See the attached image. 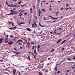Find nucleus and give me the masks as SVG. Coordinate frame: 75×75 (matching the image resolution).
Wrapping results in <instances>:
<instances>
[{
	"label": "nucleus",
	"instance_id": "nucleus-1",
	"mask_svg": "<svg viewBox=\"0 0 75 75\" xmlns=\"http://www.w3.org/2000/svg\"><path fill=\"white\" fill-rule=\"evenodd\" d=\"M16 13H17V12L11 11V13L9 14V15H13V14H16Z\"/></svg>",
	"mask_w": 75,
	"mask_h": 75
},
{
	"label": "nucleus",
	"instance_id": "nucleus-2",
	"mask_svg": "<svg viewBox=\"0 0 75 75\" xmlns=\"http://www.w3.org/2000/svg\"><path fill=\"white\" fill-rule=\"evenodd\" d=\"M13 75H17V71L16 69H14L13 71Z\"/></svg>",
	"mask_w": 75,
	"mask_h": 75
},
{
	"label": "nucleus",
	"instance_id": "nucleus-3",
	"mask_svg": "<svg viewBox=\"0 0 75 75\" xmlns=\"http://www.w3.org/2000/svg\"><path fill=\"white\" fill-rule=\"evenodd\" d=\"M24 10H23L22 9H21L20 10V14H21V15H22V16H23V15L22 14H21V13H22L24 12Z\"/></svg>",
	"mask_w": 75,
	"mask_h": 75
},
{
	"label": "nucleus",
	"instance_id": "nucleus-4",
	"mask_svg": "<svg viewBox=\"0 0 75 75\" xmlns=\"http://www.w3.org/2000/svg\"><path fill=\"white\" fill-rule=\"evenodd\" d=\"M20 41L21 42H23V40H19L17 41V42L16 43V44H17V43H18V42H20Z\"/></svg>",
	"mask_w": 75,
	"mask_h": 75
},
{
	"label": "nucleus",
	"instance_id": "nucleus-5",
	"mask_svg": "<svg viewBox=\"0 0 75 75\" xmlns=\"http://www.w3.org/2000/svg\"><path fill=\"white\" fill-rule=\"evenodd\" d=\"M49 16L50 17H51V18H52V19H53V20H55V19H57V18H54L53 17H52V16Z\"/></svg>",
	"mask_w": 75,
	"mask_h": 75
},
{
	"label": "nucleus",
	"instance_id": "nucleus-6",
	"mask_svg": "<svg viewBox=\"0 0 75 75\" xmlns=\"http://www.w3.org/2000/svg\"><path fill=\"white\" fill-rule=\"evenodd\" d=\"M27 31H31V32L32 31V30L30 29V28H27L26 29Z\"/></svg>",
	"mask_w": 75,
	"mask_h": 75
},
{
	"label": "nucleus",
	"instance_id": "nucleus-7",
	"mask_svg": "<svg viewBox=\"0 0 75 75\" xmlns=\"http://www.w3.org/2000/svg\"><path fill=\"white\" fill-rule=\"evenodd\" d=\"M3 40V38H1L0 39V45L2 43V41Z\"/></svg>",
	"mask_w": 75,
	"mask_h": 75
},
{
	"label": "nucleus",
	"instance_id": "nucleus-8",
	"mask_svg": "<svg viewBox=\"0 0 75 75\" xmlns=\"http://www.w3.org/2000/svg\"><path fill=\"white\" fill-rule=\"evenodd\" d=\"M40 45H38L37 47L38 51H39L40 50Z\"/></svg>",
	"mask_w": 75,
	"mask_h": 75
},
{
	"label": "nucleus",
	"instance_id": "nucleus-9",
	"mask_svg": "<svg viewBox=\"0 0 75 75\" xmlns=\"http://www.w3.org/2000/svg\"><path fill=\"white\" fill-rule=\"evenodd\" d=\"M30 14H31L33 13V9H32V8H31L30 9Z\"/></svg>",
	"mask_w": 75,
	"mask_h": 75
},
{
	"label": "nucleus",
	"instance_id": "nucleus-10",
	"mask_svg": "<svg viewBox=\"0 0 75 75\" xmlns=\"http://www.w3.org/2000/svg\"><path fill=\"white\" fill-rule=\"evenodd\" d=\"M22 39H23V40H25V41L26 42H24L25 44H28V43H27V40H25L24 39H23V38H22Z\"/></svg>",
	"mask_w": 75,
	"mask_h": 75
},
{
	"label": "nucleus",
	"instance_id": "nucleus-11",
	"mask_svg": "<svg viewBox=\"0 0 75 75\" xmlns=\"http://www.w3.org/2000/svg\"><path fill=\"white\" fill-rule=\"evenodd\" d=\"M36 50V49H35L34 50V53L35 55H37V52H36L37 51Z\"/></svg>",
	"mask_w": 75,
	"mask_h": 75
},
{
	"label": "nucleus",
	"instance_id": "nucleus-12",
	"mask_svg": "<svg viewBox=\"0 0 75 75\" xmlns=\"http://www.w3.org/2000/svg\"><path fill=\"white\" fill-rule=\"evenodd\" d=\"M39 6H40V2L37 5V8H39Z\"/></svg>",
	"mask_w": 75,
	"mask_h": 75
},
{
	"label": "nucleus",
	"instance_id": "nucleus-13",
	"mask_svg": "<svg viewBox=\"0 0 75 75\" xmlns=\"http://www.w3.org/2000/svg\"><path fill=\"white\" fill-rule=\"evenodd\" d=\"M61 40H62V39H61L59 40H58L57 41V43H59V42L61 41Z\"/></svg>",
	"mask_w": 75,
	"mask_h": 75
},
{
	"label": "nucleus",
	"instance_id": "nucleus-14",
	"mask_svg": "<svg viewBox=\"0 0 75 75\" xmlns=\"http://www.w3.org/2000/svg\"><path fill=\"white\" fill-rule=\"evenodd\" d=\"M66 41H67V40H65L64 41L62 42L61 43V44H64V42H65Z\"/></svg>",
	"mask_w": 75,
	"mask_h": 75
},
{
	"label": "nucleus",
	"instance_id": "nucleus-15",
	"mask_svg": "<svg viewBox=\"0 0 75 75\" xmlns=\"http://www.w3.org/2000/svg\"><path fill=\"white\" fill-rule=\"evenodd\" d=\"M39 24L40 26V27H45V26H42L41 25V23H39Z\"/></svg>",
	"mask_w": 75,
	"mask_h": 75
},
{
	"label": "nucleus",
	"instance_id": "nucleus-16",
	"mask_svg": "<svg viewBox=\"0 0 75 75\" xmlns=\"http://www.w3.org/2000/svg\"><path fill=\"white\" fill-rule=\"evenodd\" d=\"M58 67H55V68H54V70L56 71H57V68Z\"/></svg>",
	"mask_w": 75,
	"mask_h": 75
},
{
	"label": "nucleus",
	"instance_id": "nucleus-17",
	"mask_svg": "<svg viewBox=\"0 0 75 75\" xmlns=\"http://www.w3.org/2000/svg\"><path fill=\"white\" fill-rule=\"evenodd\" d=\"M38 13H39V16H41V15H40V14H41V12L40 11H38Z\"/></svg>",
	"mask_w": 75,
	"mask_h": 75
},
{
	"label": "nucleus",
	"instance_id": "nucleus-18",
	"mask_svg": "<svg viewBox=\"0 0 75 75\" xmlns=\"http://www.w3.org/2000/svg\"><path fill=\"white\" fill-rule=\"evenodd\" d=\"M6 42H7V39L6 38L5 40V43H6Z\"/></svg>",
	"mask_w": 75,
	"mask_h": 75
},
{
	"label": "nucleus",
	"instance_id": "nucleus-19",
	"mask_svg": "<svg viewBox=\"0 0 75 75\" xmlns=\"http://www.w3.org/2000/svg\"><path fill=\"white\" fill-rule=\"evenodd\" d=\"M8 6V7H13V5H7Z\"/></svg>",
	"mask_w": 75,
	"mask_h": 75
},
{
	"label": "nucleus",
	"instance_id": "nucleus-20",
	"mask_svg": "<svg viewBox=\"0 0 75 75\" xmlns=\"http://www.w3.org/2000/svg\"><path fill=\"white\" fill-rule=\"evenodd\" d=\"M26 5V4H24L23 5H22L21 6V7H24V6H25Z\"/></svg>",
	"mask_w": 75,
	"mask_h": 75
},
{
	"label": "nucleus",
	"instance_id": "nucleus-21",
	"mask_svg": "<svg viewBox=\"0 0 75 75\" xmlns=\"http://www.w3.org/2000/svg\"><path fill=\"white\" fill-rule=\"evenodd\" d=\"M35 22L33 24H34V25H35V26H37V24Z\"/></svg>",
	"mask_w": 75,
	"mask_h": 75
},
{
	"label": "nucleus",
	"instance_id": "nucleus-22",
	"mask_svg": "<svg viewBox=\"0 0 75 75\" xmlns=\"http://www.w3.org/2000/svg\"><path fill=\"white\" fill-rule=\"evenodd\" d=\"M39 75H42V73H41L40 72H39Z\"/></svg>",
	"mask_w": 75,
	"mask_h": 75
},
{
	"label": "nucleus",
	"instance_id": "nucleus-23",
	"mask_svg": "<svg viewBox=\"0 0 75 75\" xmlns=\"http://www.w3.org/2000/svg\"><path fill=\"white\" fill-rule=\"evenodd\" d=\"M18 25H20V26H23V25L20 24L19 23H18Z\"/></svg>",
	"mask_w": 75,
	"mask_h": 75
},
{
	"label": "nucleus",
	"instance_id": "nucleus-24",
	"mask_svg": "<svg viewBox=\"0 0 75 75\" xmlns=\"http://www.w3.org/2000/svg\"><path fill=\"white\" fill-rule=\"evenodd\" d=\"M21 3H22V2H21V1L20 2H19L18 3V4H20Z\"/></svg>",
	"mask_w": 75,
	"mask_h": 75
},
{
	"label": "nucleus",
	"instance_id": "nucleus-25",
	"mask_svg": "<svg viewBox=\"0 0 75 75\" xmlns=\"http://www.w3.org/2000/svg\"><path fill=\"white\" fill-rule=\"evenodd\" d=\"M34 17H35V19H37V16H34Z\"/></svg>",
	"mask_w": 75,
	"mask_h": 75
},
{
	"label": "nucleus",
	"instance_id": "nucleus-26",
	"mask_svg": "<svg viewBox=\"0 0 75 75\" xmlns=\"http://www.w3.org/2000/svg\"><path fill=\"white\" fill-rule=\"evenodd\" d=\"M18 45H22V46H23V45L21 44L19 42V43H18Z\"/></svg>",
	"mask_w": 75,
	"mask_h": 75
},
{
	"label": "nucleus",
	"instance_id": "nucleus-27",
	"mask_svg": "<svg viewBox=\"0 0 75 75\" xmlns=\"http://www.w3.org/2000/svg\"><path fill=\"white\" fill-rule=\"evenodd\" d=\"M19 24H24V23L23 22H19Z\"/></svg>",
	"mask_w": 75,
	"mask_h": 75
},
{
	"label": "nucleus",
	"instance_id": "nucleus-28",
	"mask_svg": "<svg viewBox=\"0 0 75 75\" xmlns=\"http://www.w3.org/2000/svg\"><path fill=\"white\" fill-rule=\"evenodd\" d=\"M69 61H72V60L71 59L69 58H68L67 59Z\"/></svg>",
	"mask_w": 75,
	"mask_h": 75
},
{
	"label": "nucleus",
	"instance_id": "nucleus-29",
	"mask_svg": "<svg viewBox=\"0 0 75 75\" xmlns=\"http://www.w3.org/2000/svg\"><path fill=\"white\" fill-rule=\"evenodd\" d=\"M7 42H8V44H9V45H11V43H10V42H8V40L7 41Z\"/></svg>",
	"mask_w": 75,
	"mask_h": 75
},
{
	"label": "nucleus",
	"instance_id": "nucleus-30",
	"mask_svg": "<svg viewBox=\"0 0 75 75\" xmlns=\"http://www.w3.org/2000/svg\"><path fill=\"white\" fill-rule=\"evenodd\" d=\"M54 50H55V49H53L52 50L50 51V52H52V51H54Z\"/></svg>",
	"mask_w": 75,
	"mask_h": 75
},
{
	"label": "nucleus",
	"instance_id": "nucleus-31",
	"mask_svg": "<svg viewBox=\"0 0 75 75\" xmlns=\"http://www.w3.org/2000/svg\"><path fill=\"white\" fill-rule=\"evenodd\" d=\"M42 11H44V12H45V10L42 9Z\"/></svg>",
	"mask_w": 75,
	"mask_h": 75
},
{
	"label": "nucleus",
	"instance_id": "nucleus-32",
	"mask_svg": "<svg viewBox=\"0 0 75 75\" xmlns=\"http://www.w3.org/2000/svg\"><path fill=\"white\" fill-rule=\"evenodd\" d=\"M15 28V29H16V28H16V26H15V27H14L13 28V30H14Z\"/></svg>",
	"mask_w": 75,
	"mask_h": 75
},
{
	"label": "nucleus",
	"instance_id": "nucleus-33",
	"mask_svg": "<svg viewBox=\"0 0 75 75\" xmlns=\"http://www.w3.org/2000/svg\"><path fill=\"white\" fill-rule=\"evenodd\" d=\"M6 37H7V39H8V35H6Z\"/></svg>",
	"mask_w": 75,
	"mask_h": 75
},
{
	"label": "nucleus",
	"instance_id": "nucleus-34",
	"mask_svg": "<svg viewBox=\"0 0 75 75\" xmlns=\"http://www.w3.org/2000/svg\"><path fill=\"white\" fill-rule=\"evenodd\" d=\"M34 24H33L32 25V27H33V28H34Z\"/></svg>",
	"mask_w": 75,
	"mask_h": 75
},
{
	"label": "nucleus",
	"instance_id": "nucleus-35",
	"mask_svg": "<svg viewBox=\"0 0 75 75\" xmlns=\"http://www.w3.org/2000/svg\"><path fill=\"white\" fill-rule=\"evenodd\" d=\"M34 48H35V46H33V47L32 48V50H34Z\"/></svg>",
	"mask_w": 75,
	"mask_h": 75
},
{
	"label": "nucleus",
	"instance_id": "nucleus-36",
	"mask_svg": "<svg viewBox=\"0 0 75 75\" xmlns=\"http://www.w3.org/2000/svg\"><path fill=\"white\" fill-rule=\"evenodd\" d=\"M13 7H16V6H17V4H16V5H13Z\"/></svg>",
	"mask_w": 75,
	"mask_h": 75
},
{
	"label": "nucleus",
	"instance_id": "nucleus-37",
	"mask_svg": "<svg viewBox=\"0 0 75 75\" xmlns=\"http://www.w3.org/2000/svg\"><path fill=\"white\" fill-rule=\"evenodd\" d=\"M9 29H10V30H13V28H8Z\"/></svg>",
	"mask_w": 75,
	"mask_h": 75
},
{
	"label": "nucleus",
	"instance_id": "nucleus-38",
	"mask_svg": "<svg viewBox=\"0 0 75 75\" xmlns=\"http://www.w3.org/2000/svg\"><path fill=\"white\" fill-rule=\"evenodd\" d=\"M10 37L11 38H13V36L12 35H10Z\"/></svg>",
	"mask_w": 75,
	"mask_h": 75
},
{
	"label": "nucleus",
	"instance_id": "nucleus-39",
	"mask_svg": "<svg viewBox=\"0 0 75 75\" xmlns=\"http://www.w3.org/2000/svg\"><path fill=\"white\" fill-rule=\"evenodd\" d=\"M19 54V53H18V52H16V55H18Z\"/></svg>",
	"mask_w": 75,
	"mask_h": 75
},
{
	"label": "nucleus",
	"instance_id": "nucleus-40",
	"mask_svg": "<svg viewBox=\"0 0 75 75\" xmlns=\"http://www.w3.org/2000/svg\"><path fill=\"white\" fill-rule=\"evenodd\" d=\"M10 43H11V44H13V42H11V41L10 42Z\"/></svg>",
	"mask_w": 75,
	"mask_h": 75
},
{
	"label": "nucleus",
	"instance_id": "nucleus-41",
	"mask_svg": "<svg viewBox=\"0 0 75 75\" xmlns=\"http://www.w3.org/2000/svg\"><path fill=\"white\" fill-rule=\"evenodd\" d=\"M32 55H33V56H35V55H34V53H32Z\"/></svg>",
	"mask_w": 75,
	"mask_h": 75
},
{
	"label": "nucleus",
	"instance_id": "nucleus-42",
	"mask_svg": "<svg viewBox=\"0 0 75 75\" xmlns=\"http://www.w3.org/2000/svg\"><path fill=\"white\" fill-rule=\"evenodd\" d=\"M28 58L29 59H30V56H28Z\"/></svg>",
	"mask_w": 75,
	"mask_h": 75
},
{
	"label": "nucleus",
	"instance_id": "nucleus-43",
	"mask_svg": "<svg viewBox=\"0 0 75 75\" xmlns=\"http://www.w3.org/2000/svg\"><path fill=\"white\" fill-rule=\"evenodd\" d=\"M71 33H70V34L69 35H67V36H66V37H68V36L70 35H71Z\"/></svg>",
	"mask_w": 75,
	"mask_h": 75
},
{
	"label": "nucleus",
	"instance_id": "nucleus-44",
	"mask_svg": "<svg viewBox=\"0 0 75 75\" xmlns=\"http://www.w3.org/2000/svg\"><path fill=\"white\" fill-rule=\"evenodd\" d=\"M64 50H65V48H63L62 49V51H64Z\"/></svg>",
	"mask_w": 75,
	"mask_h": 75
},
{
	"label": "nucleus",
	"instance_id": "nucleus-45",
	"mask_svg": "<svg viewBox=\"0 0 75 75\" xmlns=\"http://www.w3.org/2000/svg\"><path fill=\"white\" fill-rule=\"evenodd\" d=\"M33 57H34L35 59H37V58H36V57H35V56H34Z\"/></svg>",
	"mask_w": 75,
	"mask_h": 75
},
{
	"label": "nucleus",
	"instance_id": "nucleus-46",
	"mask_svg": "<svg viewBox=\"0 0 75 75\" xmlns=\"http://www.w3.org/2000/svg\"><path fill=\"white\" fill-rule=\"evenodd\" d=\"M20 48H21V49H23V47L21 46H20Z\"/></svg>",
	"mask_w": 75,
	"mask_h": 75
},
{
	"label": "nucleus",
	"instance_id": "nucleus-47",
	"mask_svg": "<svg viewBox=\"0 0 75 75\" xmlns=\"http://www.w3.org/2000/svg\"><path fill=\"white\" fill-rule=\"evenodd\" d=\"M70 71V70H68L67 71V72H69V71Z\"/></svg>",
	"mask_w": 75,
	"mask_h": 75
},
{
	"label": "nucleus",
	"instance_id": "nucleus-48",
	"mask_svg": "<svg viewBox=\"0 0 75 75\" xmlns=\"http://www.w3.org/2000/svg\"><path fill=\"white\" fill-rule=\"evenodd\" d=\"M3 60H0V62H3Z\"/></svg>",
	"mask_w": 75,
	"mask_h": 75
},
{
	"label": "nucleus",
	"instance_id": "nucleus-49",
	"mask_svg": "<svg viewBox=\"0 0 75 75\" xmlns=\"http://www.w3.org/2000/svg\"><path fill=\"white\" fill-rule=\"evenodd\" d=\"M24 14L25 15H27V13H24Z\"/></svg>",
	"mask_w": 75,
	"mask_h": 75
},
{
	"label": "nucleus",
	"instance_id": "nucleus-50",
	"mask_svg": "<svg viewBox=\"0 0 75 75\" xmlns=\"http://www.w3.org/2000/svg\"><path fill=\"white\" fill-rule=\"evenodd\" d=\"M18 72H19V75H21V73H20L19 71H18Z\"/></svg>",
	"mask_w": 75,
	"mask_h": 75
},
{
	"label": "nucleus",
	"instance_id": "nucleus-51",
	"mask_svg": "<svg viewBox=\"0 0 75 75\" xmlns=\"http://www.w3.org/2000/svg\"><path fill=\"white\" fill-rule=\"evenodd\" d=\"M56 31V30H55L54 31V33H55V34H57V33L55 32V31Z\"/></svg>",
	"mask_w": 75,
	"mask_h": 75
},
{
	"label": "nucleus",
	"instance_id": "nucleus-52",
	"mask_svg": "<svg viewBox=\"0 0 75 75\" xmlns=\"http://www.w3.org/2000/svg\"><path fill=\"white\" fill-rule=\"evenodd\" d=\"M57 34H58V35H60L61 34V33H57Z\"/></svg>",
	"mask_w": 75,
	"mask_h": 75
},
{
	"label": "nucleus",
	"instance_id": "nucleus-53",
	"mask_svg": "<svg viewBox=\"0 0 75 75\" xmlns=\"http://www.w3.org/2000/svg\"><path fill=\"white\" fill-rule=\"evenodd\" d=\"M71 48L72 49H73V48H74V47L73 46H72L71 47Z\"/></svg>",
	"mask_w": 75,
	"mask_h": 75
},
{
	"label": "nucleus",
	"instance_id": "nucleus-54",
	"mask_svg": "<svg viewBox=\"0 0 75 75\" xmlns=\"http://www.w3.org/2000/svg\"><path fill=\"white\" fill-rule=\"evenodd\" d=\"M45 72H48V70H47V71L46 70V71H45Z\"/></svg>",
	"mask_w": 75,
	"mask_h": 75
},
{
	"label": "nucleus",
	"instance_id": "nucleus-55",
	"mask_svg": "<svg viewBox=\"0 0 75 75\" xmlns=\"http://www.w3.org/2000/svg\"><path fill=\"white\" fill-rule=\"evenodd\" d=\"M12 23L10 22H9V24H12Z\"/></svg>",
	"mask_w": 75,
	"mask_h": 75
},
{
	"label": "nucleus",
	"instance_id": "nucleus-56",
	"mask_svg": "<svg viewBox=\"0 0 75 75\" xmlns=\"http://www.w3.org/2000/svg\"><path fill=\"white\" fill-rule=\"evenodd\" d=\"M50 59H51V58H49L48 59V60H50Z\"/></svg>",
	"mask_w": 75,
	"mask_h": 75
},
{
	"label": "nucleus",
	"instance_id": "nucleus-57",
	"mask_svg": "<svg viewBox=\"0 0 75 75\" xmlns=\"http://www.w3.org/2000/svg\"><path fill=\"white\" fill-rule=\"evenodd\" d=\"M31 44H34V43H33V42H31Z\"/></svg>",
	"mask_w": 75,
	"mask_h": 75
},
{
	"label": "nucleus",
	"instance_id": "nucleus-58",
	"mask_svg": "<svg viewBox=\"0 0 75 75\" xmlns=\"http://www.w3.org/2000/svg\"><path fill=\"white\" fill-rule=\"evenodd\" d=\"M14 50H15V51H16L17 50H16V48H14Z\"/></svg>",
	"mask_w": 75,
	"mask_h": 75
},
{
	"label": "nucleus",
	"instance_id": "nucleus-59",
	"mask_svg": "<svg viewBox=\"0 0 75 75\" xmlns=\"http://www.w3.org/2000/svg\"><path fill=\"white\" fill-rule=\"evenodd\" d=\"M58 30H61V28H59V29H58Z\"/></svg>",
	"mask_w": 75,
	"mask_h": 75
},
{
	"label": "nucleus",
	"instance_id": "nucleus-60",
	"mask_svg": "<svg viewBox=\"0 0 75 75\" xmlns=\"http://www.w3.org/2000/svg\"><path fill=\"white\" fill-rule=\"evenodd\" d=\"M6 3L7 4H8V2H7L6 1Z\"/></svg>",
	"mask_w": 75,
	"mask_h": 75
},
{
	"label": "nucleus",
	"instance_id": "nucleus-61",
	"mask_svg": "<svg viewBox=\"0 0 75 75\" xmlns=\"http://www.w3.org/2000/svg\"><path fill=\"white\" fill-rule=\"evenodd\" d=\"M44 20H45V21H46V20H46V18H45L44 19Z\"/></svg>",
	"mask_w": 75,
	"mask_h": 75
},
{
	"label": "nucleus",
	"instance_id": "nucleus-62",
	"mask_svg": "<svg viewBox=\"0 0 75 75\" xmlns=\"http://www.w3.org/2000/svg\"><path fill=\"white\" fill-rule=\"evenodd\" d=\"M8 15H10V14H6V16H8Z\"/></svg>",
	"mask_w": 75,
	"mask_h": 75
},
{
	"label": "nucleus",
	"instance_id": "nucleus-63",
	"mask_svg": "<svg viewBox=\"0 0 75 75\" xmlns=\"http://www.w3.org/2000/svg\"><path fill=\"white\" fill-rule=\"evenodd\" d=\"M35 28H36V27H37V26H34Z\"/></svg>",
	"mask_w": 75,
	"mask_h": 75
},
{
	"label": "nucleus",
	"instance_id": "nucleus-64",
	"mask_svg": "<svg viewBox=\"0 0 75 75\" xmlns=\"http://www.w3.org/2000/svg\"><path fill=\"white\" fill-rule=\"evenodd\" d=\"M33 7L34 8V9H35V6H33Z\"/></svg>",
	"mask_w": 75,
	"mask_h": 75
}]
</instances>
